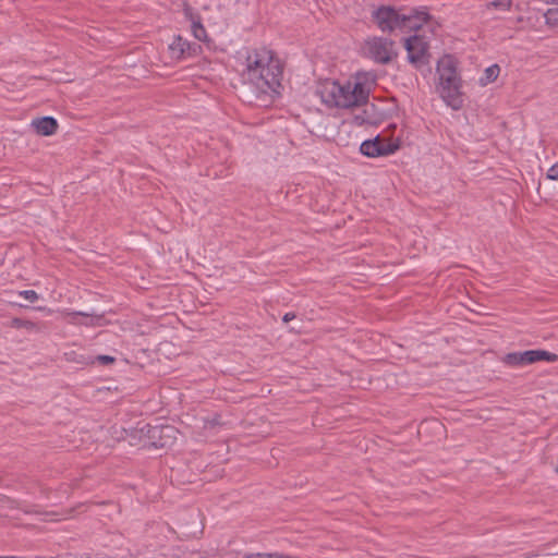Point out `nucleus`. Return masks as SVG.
<instances>
[{
    "label": "nucleus",
    "mask_w": 558,
    "mask_h": 558,
    "mask_svg": "<svg viewBox=\"0 0 558 558\" xmlns=\"http://www.w3.org/2000/svg\"><path fill=\"white\" fill-rule=\"evenodd\" d=\"M282 74V63L272 50L263 47L245 51L241 76L256 90L258 97L279 95Z\"/></svg>",
    "instance_id": "f257e3e1"
},
{
    "label": "nucleus",
    "mask_w": 558,
    "mask_h": 558,
    "mask_svg": "<svg viewBox=\"0 0 558 558\" xmlns=\"http://www.w3.org/2000/svg\"><path fill=\"white\" fill-rule=\"evenodd\" d=\"M316 94L329 107H360L368 101L369 88L359 78L341 85L337 81L324 80L318 82Z\"/></svg>",
    "instance_id": "f03ea898"
},
{
    "label": "nucleus",
    "mask_w": 558,
    "mask_h": 558,
    "mask_svg": "<svg viewBox=\"0 0 558 558\" xmlns=\"http://www.w3.org/2000/svg\"><path fill=\"white\" fill-rule=\"evenodd\" d=\"M439 74V93L448 106L459 109L462 106L461 80L458 76L456 65L451 58L441 59L437 65Z\"/></svg>",
    "instance_id": "7ed1b4c3"
},
{
    "label": "nucleus",
    "mask_w": 558,
    "mask_h": 558,
    "mask_svg": "<svg viewBox=\"0 0 558 558\" xmlns=\"http://www.w3.org/2000/svg\"><path fill=\"white\" fill-rule=\"evenodd\" d=\"M502 363L511 366H524L539 361L556 362L558 355L546 350H527L523 352H510L502 357Z\"/></svg>",
    "instance_id": "20e7f679"
},
{
    "label": "nucleus",
    "mask_w": 558,
    "mask_h": 558,
    "mask_svg": "<svg viewBox=\"0 0 558 558\" xmlns=\"http://www.w3.org/2000/svg\"><path fill=\"white\" fill-rule=\"evenodd\" d=\"M404 48L408 52V61L415 68L429 63V44L423 36L413 35L405 38Z\"/></svg>",
    "instance_id": "39448f33"
},
{
    "label": "nucleus",
    "mask_w": 558,
    "mask_h": 558,
    "mask_svg": "<svg viewBox=\"0 0 558 558\" xmlns=\"http://www.w3.org/2000/svg\"><path fill=\"white\" fill-rule=\"evenodd\" d=\"M372 19L384 33H392L400 29L401 13L393 7L380 5L372 13Z\"/></svg>",
    "instance_id": "423d86ee"
},
{
    "label": "nucleus",
    "mask_w": 558,
    "mask_h": 558,
    "mask_svg": "<svg viewBox=\"0 0 558 558\" xmlns=\"http://www.w3.org/2000/svg\"><path fill=\"white\" fill-rule=\"evenodd\" d=\"M393 46V40L384 37H374L367 41L371 57L380 64L389 63L397 56Z\"/></svg>",
    "instance_id": "0eeeda50"
},
{
    "label": "nucleus",
    "mask_w": 558,
    "mask_h": 558,
    "mask_svg": "<svg viewBox=\"0 0 558 558\" xmlns=\"http://www.w3.org/2000/svg\"><path fill=\"white\" fill-rule=\"evenodd\" d=\"M397 148V145L387 142L380 136L364 141L360 146L361 153L367 157L387 156L395 153Z\"/></svg>",
    "instance_id": "6e6552de"
},
{
    "label": "nucleus",
    "mask_w": 558,
    "mask_h": 558,
    "mask_svg": "<svg viewBox=\"0 0 558 558\" xmlns=\"http://www.w3.org/2000/svg\"><path fill=\"white\" fill-rule=\"evenodd\" d=\"M429 14L425 11L412 10L409 14L401 13L400 31H417L429 20Z\"/></svg>",
    "instance_id": "1a4fd4ad"
},
{
    "label": "nucleus",
    "mask_w": 558,
    "mask_h": 558,
    "mask_svg": "<svg viewBox=\"0 0 558 558\" xmlns=\"http://www.w3.org/2000/svg\"><path fill=\"white\" fill-rule=\"evenodd\" d=\"M68 322L73 325H85L89 327L101 326L104 316L98 314H88L84 312H70L64 313Z\"/></svg>",
    "instance_id": "9d476101"
},
{
    "label": "nucleus",
    "mask_w": 558,
    "mask_h": 558,
    "mask_svg": "<svg viewBox=\"0 0 558 558\" xmlns=\"http://www.w3.org/2000/svg\"><path fill=\"white\" fill-rule=\"evenodd\" d=\"M199 46L191 45L186 39L181 36H175L169 45L171 57L174 59H183L196 52Z\"/></svg>",
    "instance_id": "9b49d317"
},
{
    "label": "nucleus",
    "mask_w": 558,
    "mask_h": 558,
    "mask_svg": "<svg viewBox=\"0 0 558 558\" xmlns=\"http://www.w3.org/2000/svg\"><path fill=\"white\" fill-rule=\"evenodd\" d=\"M32 126L34 128L37 134L41 136H50L56 133L58 129V122L52 117H43L34 119L32 121Z\"/></svg>",
    "instance_id": "f8f14e48"
},
{
    "label": "nucleus",
    "mask_w": 558,
    "mask_h": 558,
    "mask_svg": "<svg viewBox=\"0 0 558 558\" xmlns=\"http://www.w3.org/2000/svg\"><path fill=\"white\" fill-rule=\"evenodd\" d=\"M185 14L191 20V23H192L191 27H192L193 36L201 41L206 40L207 34H206L205 27L203 26V24L201 22V19L198 16H194L192 14L190 8L185 9Z\"/></svg>",
    "instance_id": "ddd939ff"
},
{
    "label": "nucleus",
    "mask_w": 558,
    "mask_h": 558,
    "mask_svg": "<svg viewBox=\"0 0 558 558\" xmlns=\"http://www.w3.org/2000/svg\"><path fill=\"white\" fill-rule=\"evenodd\" d=\"M512 7V0H494L490 2H487L485 4V9L487 11H490L493 9L501 10V11H510Z\"/></svg>",
    "instance_id": "4468645a"
},
{
    "label": "nucleus",
    "mask_w": 558,
    "mask_h": 558,
    "mask_svg": "<svg viewBox=\"0 0 558 558\" xmlns=\"http://www.w3.org/2000/svg\"><path fill=\"white\" fill-rule=\"evenodd\" d=\"M545 23L551 28L558 27V8L548 9L544 13Z\"/></svg>",
    "instance_id": "2eb2a0df"
},
{
    "label": "nucleus",
    "mask_w": 558,
    "mask_h": 558,
    "mask_svg": "<svg viewBox=\"0 0 558 558\" xmlns=\"http://www.w3.org/2000/svg\"><path fill=\"white\" fill-rule=\"evenodd\" d=\"M242 558H292L291 556L281 553H251L244 555Z\"/></svg>",
    "instance_id": "dca6fc26"
},
{
    "label": "nucleus",
    "mask_w": 558,
    "mask_h": 558,
    "mask_svg": "<svg viewBox=\"0 0 558 558\" xmlns=\"http://www.w3.org/2000/svg\"><path fill=\"white\" fill-rule=\"evenodd\" d=\"M499 72L500 68L498 64L490 65L485 70V77L483 80H485L486 83H492L498 77Z\"/></svg>",
    "instance_id": "f3484780"
},
{
    "label": "nucleus",
    "mask_w": 558,
    "mask_h": 558,
    "mask_svg": "<svg viewBox=\"0 0 558 558\" xmlns=\"http://www.w3.org/2000/svg\"><path fill=\"white\" fill-rule=\"evenodd\" d=\"M17 294L32 303L39 300V294L34 290H21L17 291Z\"/></svg>",
    "instance_id": "a211bd4d"
},
{
    "label": "nucleus",
    "mask_w": 558,
    "mask_h": 558,
    "mask_svg": "<svg viewBox=\"0 0 558 558\" xmlns=\"http://www.w3.org/2000/svg\"><path fill=\"white\" fill-rule=\"evenodd\" d=\"M547 178L554 181L558 180V161L548 169Z\"/></svg>",
    "instance_id": "6ab92c4d"
},
{
    "label": "nucleus",
    "mask_w": 558,
    "mask_h": 558,
    "mask_svg": "<svg viewBox=\"0 0 558 558\" xmlns=\"http://www.w3.org/2000/svg\"><path fill=\"white\" fill-rule=\"evenodd\" d=\"M97 361L101 364H111L114 362V357L110 355H98Z\"/></svg>",
    "instance_id": "aec40b11"
},
{
    "label": "nucleus",
    "mask_w": 558,
    "mask_h": 558,
    "mask_svg": "<svg viewBox=\"0 0 558 558\" xmlns=\"http://www.w3.org/2000/svg\"><path fill=\"white\" fill-rule=\"evenodd\" d=\"M294 318H295V315H294L293 313H287V314L283 316V322H284V323H288V322H290V320H292V319H294Z\"/></svg>",
    "instance_id": "412c9836"
},
{
    "label": "nucleus",
    "mask_w": 558,
    "mask_h": 558,
    "mask_svg": "<svg viewBox=\"0 0 558 558\" xmlns=\"http://www.w3.org/2000/svg\"><path fill=\"white\" fill-rule=\"evenodd\" d=\"M173 432V428L172 427H169V426H166V427H162L160 429V433H171Z\"/></svg>",
    "instance_id": "4be33fe9"
},
{
    "label": "nucleus",
    "mask_w": 558,
    "mask_h": 558,
    "mask_svg": "<svg viewBox=\"0 0 558 558\" xmlns=\"http://www.w3.org/2000/svg\"><path fill=\"white\" fill-rule=\"evenodd\" d=\"M13 323H14L15 326H22V323L19 319H15Z\"/></svg>",
    "instance_id": "5701e85b"
},
{
    "label": "nucleus",
    "mask_w": 558,
    "mask_h": 558,
    "mask_svg": "<svg viewBox=\"0 0 558 558\" xmlns=\"http://www.w3.org/2000/svg\"><path fill=\"white\" fill-rule=\"evenodd\" d=\"M37 310L39 311H47V312H50V310L46 308V307H37Z\"/></svg>",
    "instance_id": "b1692460"
},
{
    "label": "nucleus",
    "mask_w": 558,
    "mask_h": 558,
    "mask_svg": "<svg viewBox=\"0 0 558 558\" xmlns=\"http://www.w3.org/2000/svg\"><path fill=\"white\" fill-rule=\"evenodd\" d=\"M435 424H436L439 428H441V427H442V425H441L440 423H438V422H435Z\"/></svg>",
    "instance_id": "393cba45"
}]
</instances>
